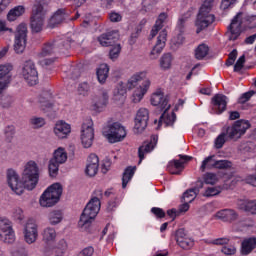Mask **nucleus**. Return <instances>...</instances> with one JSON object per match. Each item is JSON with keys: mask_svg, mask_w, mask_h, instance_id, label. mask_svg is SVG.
<instances>
[{"mask_svg": "<svg viewBox=\"0 0 256 256\" xmlns=\"http://www.w3.org/2000/svg\"><path fill=\"white\" fill-rule=\"evenodd\" d=\"M6 181L9 189L15 195H23L25 189L33 191L39 183V165L37 162L30 160L24 165L22 171V179L19 173L13 169H8L6 172Z\"/></svg>", "mask_w": 256, "mask_h": 256, "instance_id": "f257e3e1", "label": "nucleus"}, {"mask_svg": "<svg viewBox=\"0 0 256 256\" xmlns=\"http://www.w3.org/2000/svg\"><path fill=\"white\" fill-rule=\"evenodd\" d=\"M151 105L156 107L158 111H164L160 117L158 125H165V127H173V124L177 120L175 111H179L180 107H183L185 101L179 99L178 104L175 105L174 110L170 111L171 104H169V98L167 97H153L150 99Z\"/></svg>", "mask_w": 256, "mask_h": 256, "instance_id": "f03ea898", "label": "nucleus"}, {"mask_svg": "<svg viewBox=\"0 0 256 256\" xmlns=\"http://www.w3.org/2000/svg\"><path fill=\"white\" fill-rule=\"evenodd\" d=\"M101 199H103V190H95L92 198L87 203L80 216V220L78 222L79 227L89 225L95 219V217H97L99 211H101Z\"/></svg>", "mask_w": 256, "mask_h": 256, "instance_id": "7ed1b4c3", "label": "nucleus"}, {"mask_svg": "<svg viewBox=\"0 0 256 256\" xmlns=\"http://www.w3.org/2000/svg\"><path fill=\"white\" fill-rule=\"evenodd\" d=\"M214 2L215 0H205L200 7L195 21L197 35L215 23V15L211 14V9H213Z\"/></svg>", "mask_w": 256, "mask_h": 256, "instance_id": "20e7f679", "label": "nucleus"}, {"mask_svg": "<svg viewBox=\"0 0 256 256\" xmlns=\"http://www.w3.org/2000/svg\"><path fill=\"white\" fill-rule=\"evenodd\" d=\"M63 195V186L61 183H54L49 186L40 196V207H54L57 205Z\"/></svg>", "mask_w": 256, "mask_h": 256, "instance_id": "39448f33", "label": "nucleus"}, {"mask_svg": "<svg viewBox=\"0 0 256 256\" xmlns=\"http://www.w3.org/2000/svg\"><path fill=\"white\" fill-rule=\"evenodd\" d=\"M145 77V72H138L128 80V87L135 89L133 97H145L147 95L149 87H151V81L145 79Z\"/></svg>", "mask_w": 256, "mask_h": 256, "instance_id": "423d86ee", "label": "nucleus"}, {"mask_svg": "<svg viewBox=\"0 0 256 256\" xmlns=\"http://www.w3.org/2000/svg\"><path fill=\"white\" fill-rule=\"evenodd\" d=\"M69 49H71V42L69 40L56 39L47 42L38 55L40 59H43L44 57H51V55H55L56 53H65Z\"/></svg>", "mask_w": 256, "mask_h": 256, "instance_id": "0eeeda50", "label": "nucleus"}, {"mask_svg": "<svg viewBox=\"0 0 256 256\" xmlns=\"http://www.w3.org/2000/svg\"><path fill=\"white\" fill-rule=\"evenodd\" d=\"M49 11L47 4H36L32 10L30 27L32 33H41L43 31V25H45V15Z\"/></svg>", "mask_w": 256, "mask_h": 256, "instance_id": "6e6552de", "label": "nucleus"}, {"mask_svg": "<svg viewBox=\"0 0 256 256\" xmlns=\"http://www.w3.org/2000/svg\"><path fill=\"white\" fill-rule=\"evenodd\" d=\"M102 133L109 143H119L127 137V130L119 122L106 125Z\"/></svg>", "mask_w": 256, "mask_h": 256, "instance_id": "1a4fd4ad", "label": "nucleus"}, {"mask_svg": "<svg viewBox=\"0 0 256 256\" xmlns=\"http://www.w3.org/2000/svg\"><path fill=\"white\" fill-rule=\"evenodd\" d=\"M95 139V128H93V120L86 118L81 126L80 140L85 149H89L93 145Z\"/></svg>", "mask_w": 256, "mask_h": 256, "instance_id": "9d476101", "label": "nucleus"}, {"mask_svg": "<svg viewBox=\"0 0 256 256\" xmlns=\"http://www.w3.org/2000/svg\"><path fill=\"white\" fill-rule=\"evenodd\" d=\"M27 47V24L22 23L16 28L14 38V51L18 55L24 53Z\"/></svg>", "mask_w": 256, "mask_h": 256, "instance_id": "9b49d317", "label": "nucleus"}, {"mask_svg": "<svg viewBox=\"0 0 256 256\" xmlns=\"http://www.w3.org/2000/svg\"><path fill=\"white\" fill-rule=\"evenodd\" d=\"M22 233L25 243L33 245L39 237V226H37V222L34 219H28L23 225Z\"/></svg>", "mask_w": 256, "mask_h": 256, "instance_id": "f8f14e48", "label": "nucleus"}, {"mask_svg": "<svg viewBox=\"0 0 256 256\" xmlns=\"http://www.w3.org/2000/svg\"><path fill=\"white\" fill-rule=\"evenodd\" d=\"M250 127L251 123L248 120H237L232 126L228 127L227 135L230 139H241Z\"/></svg>", "mask_w": 256, "mask_h": 256, "instance_id": "ddd939ff", "label": "nucleus"}, {"mask_svg": "<svg viewBox=\"0 0 256 256\" xmlns=\"http://www.w3.org/2000/svg\"><path fill=\"white\" fill-rule=\"evenodd\" d=\"M0 240L3 241V243H15L13 224L5 217L0 218Z\"/></svg>", "mask_w": 256, "mask_h": 256, "instance_id": "4468645a", "label": "nucleus"}, {"mask_svg": "<svg viewBox=\"0 0 256 256\" xmlns=\"http://www.w3.org/2000/svg\"><path fill=\"white\" fill-rule=\"evenodd\" d=\"M22 76L28 85H37L39 81V73L37 72V67L35 63L31 60L24 62L22 66Z\"/></svg>", "mask_w": 256, "mask_h": 256, "instance_id": "2eb2a0df", "label": "nucleus"}, {"mask_svg": "<svg viewBox=\"0 0 256 256\" xmlns=\"http://www.w3.org/2000/svg\"><path fill=\"white\" fill-rule=\"evenodd\" d=\"M165 45H167V30L164 29L159 33L156 44L154 45L153 49L149 54V58L152 61H155V59H158L159 55L163 53V49H165Z\"/></svg>", "mask_w": 256, "mask_h": 256, "instance_id": "dca6fc26", "label": "nucleus"}, {"mask_svg": "<svg viewBox=\"0 0 256 256\" xmlns=\"http://www.w3.org/2000/svg\"><path fill=\"white\" fill-rule=\"evenodd\" d=\"M149 121V110L141 108L138 110L135 118L134 133L139 135L147 129V122Z\"/></svg>", "mask_w": 256, "mask_h": 256, "instance_id": "f3484780", "label": "nucleus"}, {"mask_svg": "<svg viewBox=\"0 0 256 256\" xmlns=\"http://www.w3.org/2000/svg\"><path fill=\"white\" fill-rule=\"evenodd\" d=\"M241 14H237L234 16V18L231 21V24L228 26V39L229 41H237L239 39V36L241 35Z\"/></svg>", "mask_w": 256, "mask_h": 256, "instance_id": "a211bd4d", "label": "nucleus"}, {"mask_svg": "<svg viewBox=\"0 0 256 256\" xmlns=\"http://www.w3.org/2000/svg\"><path fill=\"white\" fill-rule=\"evenodd\" d=\"M53 133L57 139H67L71 135V124L58 120L54 125Z\"/></svg>", "mask_w": 256, "mask_h": 256, "instance_id": "6ab92c4d", "label": "nucleus"}, {"mask_svg": "<svg viewBox=\"0 0 256 256\" xmlns=\"http://www.w3.org/2000/svg\"><path fill=\"white\" fill-rule=\"evenodd\" d=\"M11 71H13V65L1 64L0 65V95L7 89L9 85V79H11Z\"/></svg>", "mask_w": 256, "mask_h": 256, "instance_id": "aec40b11", "label": "nucleus"}, {"mask_svg": "<svg viewBox=\"0 0 256 256\" xmlns=\"http://www.w3.org/2000/svg\"><path fill=\"white\" fill-rule=\"evenodd\" d=\"M186 161H191V157L184 155L180 156V160H173L168 163L167 171L172 175H179L185 169Z\"/></svg>", "mask_w": 256, "mask_h": 256, "instance_id": "412c9836", "label": "nucleus"}, {"mask_svg": "<svg viewBox=\"0 0 256 256\" xmlns=\"http://www.w3.org/2000/svg\"><path fill=\"white\" fill-rule=\"evenodd\" d=\"M117 41H119V31L117 30L103 33L98 37V42L102 47H111V45H114Z\"/></svg>", "mask_w": 256, "mask_h": 256, "instance_id": "4be33fe9", "label": "nucleus"}, {"mask_svg": "<svg viewBox=\"0 0 256 256\" xmlns=\"http://www.w3.org/2000/svg\"><path fill=\"white\" fill-rule=\"evenodd\" d=\"M176 242L182 249H191L195 245V241L185 233L184 229L176 232Z\"/></svg>", "mask_w": 256, "mask_h": 256, "instance_id": "5701e85b", "label": "nucleus"}, {"mask_svg": "<svg viewBox=\"0 0 256 256\" xmlns=\"http://www.w3.org/2000/svg\"><path fill=\"white\" fill-rule=\"evenodd\" d=\"M99 171V157L96 154H90L87 159L85 173L88 177H95Z\"/></svg>", "mask_w": 256, "mask_h": 256, "instance_id": "b1692460", "label": "nucleus"}, {"mask_svg": "<svg viewBox=\"0 0 256 256\" xmlns=\"http://www.w3.org/2000/svg\"><path fill=\"white\" fill-rule=\"evenodd\" d=\"M158 137L152 136L151 142H144L142 146L138 149V155H139V163L145 159V153H151L153 149H155V145H157Z\"/></svg>", "mask_w": 256, "mask_h": 256, "instance_id": "393cba45", "label": "nucleus"}, {"mask_svg": "<svg viewBox=\"0 0 256 256\" xmlns=\"http://www.w3.org/2000/svg\"><path fill=\"white\" fill-rule=\"evenodd\" d=\"M42 241L46 245H51L57 241V230L54 227H45L41 232Z\"/></svg>", "mask_w": 256, "mask_h": 256, "instance_id": "a878e982", "label": "nucleus"}, {"mask_svg": "<svg viewBox=\"0 0 256 256\" xmlns=\"http://www.w3.org/2000/svg\"><path fill=\"white\" fill-rule=\"evenodd\" d=\"M65 251H67V241L64 239L60 240L56 247L49 249L46 248L44 251V255L46 256H63L65 255Z\"/></svg>", "mask_w": 256, "mask_h": 256, "instance_id": "bb28decb", "label": "nucleus"}, {"mask_svg": "<svg viewBox=\"0 0 256 256\" xmlns=\"http://www.w3.org/2000/svg\"><path fill=\"white\" fill-rule=\"evenodd\" d=\"M211 103H212V111L217 115H220V113H223V111L227 109V100L224 97H214L212 98Z\"/></svg>", "mask_w": 256, "mask_h": 256, "instance_id": "cd10ccee", "label": "nucleus"}, {"mask_svg": "<svg viewBox=\"0 0 256 256\" xmlns=\"http://www.w3.org/2000/svg\"><path fill=\"white\" fill-rule=\"evenodd\" d=\"M216 219H220L221 221H235L237 219V212L231 209L220 210L215 214Z\"/></svg>", "mask_w": 256, "mask_h": 256, "instance_id": "c85d7f7f", "label": "nucleus"}, {"mask_svg": "<svg viewBox=\"0 0 256 256\" xmlns=\"http://www.w3.org/2000/svg\"><path fill=\"white\" fill-rule=\"evenodd\" d=\"M237 205L242 211L256 215V200H239Z\"/></svg>", "mask_w": 256, "mask_h": 256, "instance_id": "c756f323", "label": "nucleus"}, {"mask_svg": "<svg viewBox=\"0 0 256 256\" xmlns=\"http://www.w3.org/2000/svg\"><path fill=\"white\" fill-rule=\"evenodd\" d=\"M64 19H67V13L65 12V9H58L50 19V27L53 28L55 25L63 23Z\"/></svg>", "mask_w": 256, "mask_h": 256, "instance_id": "7c9ffc66", "label": "nucleus"}, {"mask_svg": "<svg viewBox=\"0 0 256 256\" xmlns=\"http://www.w3.org/2000/svg\"><path fill=\"white\" fill-rule=\"evenodd\" d=\"M256 247V238L252 237V238H248L243 240L242 242V255H249V253H251V251H253V249H255Z\"/></svg>", "mask_w": 256, "mask_h": 256, "instance_id": "2f4dec72", "label": "nucleus"}, {"mask_svg": "<svg viewBox=\"0 0 256 256\" xmlns=\"http://www.w3.org/2000/svg\"><path fill=\"white\" fill-rule=\"evenodd\" d=\"M191 15H193V9L189 10L186 14L179 18L176 26V31H178V33H185V27Z\"/></svg>", "mask_w": 256, "mask_h": 256, "instance_id": "473e14b6", "label": "nucleus"}, {"mask_svg": "<svg viewBox=\"0 0 256 256\" xmlns=\"http://www.w3.org/2000/svg\"><path fill=\"white\" fill-rule=\"evenodd\" d=\"M53 161H56V163H60V165H63L67 161V151L63 147H59L54 151L53 154Z\"/></svg>", "mask_w": 256, "mask_h": 256, "instance_id": "72a5a7b5", "label": "nucleus"}, {"mask_svg": "<svg viewBox=\"0 0 256 256\" xmlns=\"http://www.w3.org/2000/svg\"><path fill=\"white\" fill-rule=\"evenodd\" d=\"M61 221H63V212L60 210H54L48 214V223H50V225H59Z\"/></svg>", "mask_w": 256, "mask_h": 256, "instance_id": "f704fd0d", "label": "nucleus"}, {"mask_svg": "<svg viewBox=\"0 0 256 256\" xmlns=\"http://www.w3.org/2000/svg\"><path fill=\"white\" fill-rule=\"evenodd\" d=\"M96 75L99 83H105L107 77H109V66L107 64H101L97 69Z\"/></svg>", "mask_w": 256, "mask_h": 256, "instance_id": "c9c22d12", "label": "nucleus"}, {"mask_svg": "<svg viewBox=\"0 0 256 256\" xmlns=\"http://www.w3.org/2000/svg\"><path fill=\"white\" fill-rule=\"evenodd\" d=\"M108 103L109 100H107L106 97L97 98V100H95V102L92 105V111H95L96 113H101L105 111Z\"/></svg>", "mask_w": 256, "mask_h": 256, "instance_id": "e433bc0d", "label": "nucleus"}, {"mask_svg": "<svg viewBox=\"0 0 256 256\" xmlns=\"http://www.w3.org/2000/svg\"><path fill=\"white\" fill-rule=\"evenodd\" d=\"M137 170L136 167H128L124 170L123 176H122V188L125 189L129 183V181H131V179H133V175H135V171Z\"/></svg>", "mask_w": 256, "mask_h": 256, "instance_id": "4c0bfd02", "label": "nucleus"}, {"mask_svg": "<svg viewBox=\"0 0 256 256\" xmlns=\"http://www.w3.org/2000/svg\"><path fill=\"white\" fill-rule=\"evenodd\" d=\"M25 13V7L23 6H16L15 8L11 9L7 14L8 21H15L18 17H21Z\"/></svg>", "mask_w": 256, "mask_h": 256, "instance_id": "58836bf2", "label": "nucleus"}, {"mask_svg": "<svg viewBox=\"0 0 256 256\" xmlns=\"http://www.w3.org/2000/svg\"><path fill=\"white\" fill-rule=\"evenodd\" d=\"M173 63V56L171 53H165L160 58V67L163 71H167V69H171V65Z\"/></svg>", "mask_w": 256, "mask_h": 256, "instance_id": "ea45409f", "label": "nucleus"}, {"mask_svg": "<svg viewBox=\"0 0 256 256\" xmlns=\"http://www.w3.org/2000/svg\"><path fill=\"white\" fill-rule=\"evenodd\" d=\"M206 55H209V46H207V44H200L195 49V58L198 61H201V60L205 59Z\"/></svg>", "mask_w": 256, "mask_h": 256, "instance_id": "a19ab883", "label": "nucleus"}, {"mask_svg": "<svg viewBox=\"0 0 256 256\" xmlns=\"http://www.w3.org/2000/svg\"><path fill=\"white\" fill-rule=\"evenodd\" d=\"M197 193H199V189L192 188L184 192L183 201L184 203H193L197 197Z\"/></svg>", "mask_w": 256, "mask_h": 256, "instance_id": "79ce46f5", "label": "nucleus"}, {"mask_svg": "<svg viewBox=\"0 0 256 256\" xmlns=\"http://www.w3.org/2000/svg\"><path fill=\"white\" fill-rule=\"evenodd\" d=\"M215 156H208L206 157L200 166L201 171H205V169H215Z\"/></svg>", "mask_w": 256, "mask_h": 256, "instance_id": "37998d69", "label": "nucleus"}, {"mask_svg": "<svg viewBox=\"0 0 256 256\" xmlns=\"http://www.w3.org/2000/svg\"><path fill=\"white\" fill-rule=\"evenodd\" d=\"M45 123V118L39 116H33L29 120V124L33 129H41V127H44Z\"/></svg>", "mask_w": 256, "mask_h": 256, "instance_id": "c03bdc74", "label": "nucleus"}, {"mask_svg": "<svg viewBox=\"0 0 256 256\" xmlns=\"http://www.w3.org/2000/svg\"><path fill=\"white\" fill-rule=\"evenodd\" d=\"M59 165L61 164L53 159L49 161L48 171L50 177H57V174L59 173Z\"/></svg>", "mask_w": 256, "mask_h": 256, "instance_id": "a18cd8bd", "label": "nucleus"}, {"mask_svg": "<svg viewBox=\"0 0 256 256\" xmlns=\"http://www.w3.org/2000/svg\"><path fill=\"white\" fill-rule=\"evenodd\" d=\"M4 135L5 139L8 142H11V140L15 137V126L14 125H8L4 129Z\"/></svg>", "mask_w": 256, "mask_h": 256, "instance_id": "49530a36", "label": "nucleus"}, {"mask_svg": "<svg viewBox=\"0 0 256 256\" xmlns=\"http://www.w3.org/2000/svg\"><path fill=\"white\" fill-rule=\"evenodd\" d=\"M91 91V86H89V83L83 82L79 84L78 86V94L82 95L83 97H87Z\"/></svg>", "mask_w": 256, "mask_h": 256, "instance_id": "de8ad7c7", "label": "nucleus"}, {"mask_svg": "<svg viewBox=\"0 0 256 256\" xmlns=\"http://www.w3.org/2000/svg\"><path fill=\"white\" fill-rule=\"evenodd\" d=\"M217 181H219V178L217 177L216 174L207 173L204 176V183H206V185H215V183H217Z\"/></svg>", "mask_w": 256, "mask_h": 256, "instance_id": "09e8293b", "label": "nucleus"}, {"mask_svg": "<svg viewBox=\"0 0 256 256\" xmlns=\"http://www.w3.org/2000/svg\"><path fill=\"white\" fill-rule=\"evenodd\" d=\"M121 54V44H117L114 46L110 52H109V57L112 61H115V59L119 58V55Z\"/></svg>", "mask_w": 256, "mask_h": 256, "instance_id": "8fccbe9b", "label": "nucleus"}, {"mask_svg": "<svg viewBox=\"0 0 256 256\" xmlns=\"http://www.w3.org/2000/svg\"><path fill=\"white\" fill-rule=\"evenodd\" d=\"M221 193V187H208L204 192V197H215Z\"/></svg>", "mask_w": 256, "mask_h": 256, "instance_id": "3c124183", "label": "nucleus"}, {"mask_svg": "<svg viewBox=\"0 0 256 256\" xmlns=\"http://www.w3.org/2000/svg\"><path fill=\"white\" fill-rule=\"evenodd\" d=\"M231 167V162L227 160H216L214 169H229Z\"/></svg>", "mask_w": 256, "mask_h": 256, "instance_id": "603ef678", "label": "nucleus"}, {"mask_svg": "<svg viewBox=\"0 0 256 256\" xmlns=\"http://www.w3.org/2000/svg\"><path fill=\"white\" fill-rule=\"evenodd\" d=\"M12 217L14 219H17L18 221H23L25 219V214L23 212V209L20 207L15 208L12 212Z\"/></svg>", "mask_w": 256, "mask_h": 256, "instance_id": "864d4df0", "label": "nucleus"}, {"mask_svg": "<svg viewBox=\"0 0 256 256\" xmlns=\"http://www.w3.org/2000/svg\"><path fill=\"white\" fill-rule=\"evenodd\" d=\"M243 65H245V55L240 56L238 58V60L236 61L235 65H234V72L239 73V71H241V69H243Z\"/></svg>", "mask_w": 256, "mask_h": 256, "instance_id": "5fc2aeb1", "label": "nucleus"}, {"mask_svg": "<svg viewBox=\"0 0 256 256\" xmlns=\"http://www.w3.org/2000/svg\"><path fill=\"white\" fill-rule=\"evenodd\" d=\"M236 59H237V49H234L229 53L228 59L226 61V66L231 67V65H234Z\"/></svg>", "mask_w": 256, "mask_h": 256, "instance_id": "6e6d98bb", "label": "nucleus"}, {"mask_svg": "<svg viewBox=\"0 0 256 256\" xmlns=\"http://www.w3.org/2000/svg\"><path fill=\"white\" fill-rule=\"evenodd\" d=\"M199 93L200 95H206L208 97H210L211 95H213V97H225V95L223 94H219V93L213 94V92L211 91V88H201L199 90Z\"/></svg>", "mask_w": 256, "mask_h": 256, "instance_id": "4d7b16f0", "label": "nucleus"}, {"mask_svg": "<svg viewBox=\"0 0 256 256\" xmlns=\"http://www.w3.org/2000/svg\"><path fill=\"white\" fill-rule=\"evenodd\" d=\"M221 251L224 255H235V253H237V248L233 245H227L224 246Z\"/></svg>", "mask_w": 256, "mask_h": 256, "instance_id": "13d9d810", "label": "nucleus"}, {"mask_svg": "<svg viewBox=\"0 0 256 256\" xmlns=\"http://www.w3.org/2000/svg\"><path fill=\"white\" fill-rule=\"evenodd\" d=\"M165 19H167V13L165 12L158 16V19L155 22V25L158 27V29H163V23H165Z\"/></svg>", "mask_w": 256, "mask_h": 256, "instance_id": "bf43d9fd", "label": "nucleus"}, {"mask_svg": "<svg viewBox=\"0 0 256 256\" xmlns=\"http://www.w3.org/2000/svg\"><path fill=\"white\" fill-rule=\"evenodd\" d=\"M237 3V0H222L220 8L225 11L226 9H231L234 4Z\"/></svg>", "mask_w": 256, "mask_h": 256, "instance_id": "052dcab7", "label": "nucleus"}, {"mask_svg": "<svg viewBox=\"0 0 256 256\" xmlns=\"http://www.w3.org/2000/svg\"><path fill=\"white\" fill-rule=\"evenodd\" d=\"M225 145V133L220 134L215 140L216 149H221Z\"/></svg>", "mask_w": 256, "mask_h": 256, "instance_id": "680f3d73", "label": "nucleus"}, {"mask_svg": "<svg viewBox=\"0 0 256 256\" xmlns=\"http://www.w3.org/2000/svg\"><path fill=\"white\" fill-rule=\"evenodd\" d=\"M151 213H153V215H155V217L158 219H163V217H165V211H163L161 208L153 207L151 209Z\"/></svg>", "mask_w": 256, "mask_h": 256, "instance_id": "e2e57ef3", "label": "nucleus"}, {"mask_svg": "<svg viewBox=\"0 0 256 256\" xmlns=\"http://www.w3.org/2000/svg\"><path fill=\"white\" fill-rule=\"evenodd\" d=\"M249 97H240L238 103H240L242 109H249Z\"/></svg>", "mask_w": 256, "mask_h": 256, "instance_id": "0e129e2a", "label": "nucleus"}, {"mask_svg": "<svg viewBox=\"0 0 256 256\" xmlns=\"http://www.w3.org/2000/svg\"><path fill=\"white\" fill-rule=\"evenodd\" d=\"M93 253H95L93 247H87L80 252L79 256H93Z\"/></svg>", "mask_w": 256, "mask_h": 256, "instance_id": "69168bd1", "label": "nucleus"}, {"mask_svg": "<svg viewBox=\"0 0 256 256\" xmlns=\"http://www.w3.org/2000/svg\"><path fill=\"white\" fill-rule=\"evenodd\" d=\"M245 182L248 183V185H252V187H256V174L255 175H248L245 178Z\"/></svg>", "mask_w": 256, "mask_h": 256, "instance_id": "338daca9", "label": "nucleus"}, {"mask_svg": "<svg viewBox=\"0 0 256 256\" xmlns=\"http://www.w3.org/2000/svg\"><path fill=\"white\" fill-rule=\"evenodd\" d=\"M11 256H28V255H27V251H25L24 249H18V250L12 251Z\"/></svg>", "mask_w": 256, "mask_h": 256, "instance_id": "774afa93", "label": "nucleus"}]
</instances>
